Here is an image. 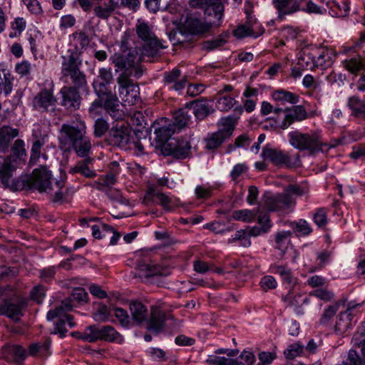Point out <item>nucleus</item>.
<instances>
[{"mask_svg":"<svg viewBox=\"0 0 365 365\" xmlns=\"http://www.w3.org/2000/svg\"><path fill=\"white\" fill-rule=\"evenodd\" d=\"M59 140L61 148L68 150L72 148L78 156L84 158L76 166L71 168L70 173H79L87 178L94 177L96 173L89 167L93 158L90 156L91 143L90 138L86 136L85 123L77 120L69 123H63L61 125Z\"/></svg>","mask_w":365,"mask_h":365,"instance_id":"nucleus-1","label":"nucleus"},{"mask_svg":"<svg viewBox=\"0 0 365 365\" xmlns=\"http://www.w3.org/2000/svg\"><path fill=\"white\" fill-rule=\"evenodd\" d=\"M110 60L118 69L123 71L117 78L120 97L124 102L135 104L139 98V87L130 78L138 79L142 76L143 69L140 65V56L130 51L114 54Z\"/></svg>","mask_w":365,"mask_h":365,"instance_id":"nucleus-2","label":"nucleus"},{"mask_svg":"<svg viewBox=\"0 0 365 365\" xmlns=\"http://www.w3.org/2000/svg\"><path fill=\"white\" fill-rule=\"evenodd\" d=\"M135 31L138 37L142 41L143 45L140 47H132L130 36L126 33L121 38L120 53L115 54H123L127 52H133L140 56V62L145 57H154L165 46L157 38L150 25L143 21L138 20L135 25Z\"/></svg>","mask_w":365,"mask_h":365,"instance_id":"nucleus-3","label":"nucleus"},{"mask_svg":"<svg viewBox=\"0 0 365 365\" xmlns=\"http://www.w3.org/2000/svg\"><path fill=\"white\" fill-rule=\"evenodd\" d=\"M51 173L46 167L34 170L31 175L17 180L14 185L16 190H37L40 192H47L53 196V201L61 202L63 198V180L51 182Z\"/></svg>","mask_w":365,"mask_h":365,"instance_id":"nucleus-4","label":"nucleus"},{"mask_svg":"<svg viewBox=\"0 0 365 365\" xmlns=\"http://www.w3.org/2000/svg\"><path fill=\"white\" fill-rule=\"evenodd\" d=\"M289 142L292 146L299 150H307L311 155L319 151L327 152L336 145L324 142L319 132L301 133L298 130L289 133Z\"/></svg>","mask_w":365,"mask_h":365,"instance_id":"nucleus-5","label":"nucleus"},{"mask_svg":"<svg viewBox=\"0 0 365 365\" xmlns=\"http://www.w3.org/2000/svg\"><path fill=\"white\" fill-rule=\"evenodd\" d=\"M220 124L222 128L218 131L211 133L205 139V148L208 150L219 148L232 135L235 128V121L232 117L221 118Z\"/></svg>","mask_w":365,"mask_h":365,"instance_id":"nucleus-6","label":"nucleus"},{"mask_svg":"<svg viewBox=\"0 0 365 365\" xmlns=\"http://www.w3.org/2000/svg\"><path fill=\"white\" fill-rule=\"evenodd\" d=\"M262 156L265 160H269L278 167L293 168L297 166L300 163L298 155H296V158L294 160L286 152L269 147L263 148Z\"/></svg>","mask_w":365,"mask_h":365,"instance_id":"nucleus-7","label":"nucleus"},{"mask_svg":"<svg viewBox=\"0 0 365 365\" xmlns=\"http://www.w3.org/2000/svg\"><path fill=\"white\" fill-rule=\"evenodd\" d=\"M132 133L125 123H118L109 131V140L112 145L125 149L133 141Z\"/></svg>","mask_w":365,"mask_h":365,"instance_id":"nucleus-8","label":"nucleus"},{"mask_svg":"<svg viewBox=\"0 0 365 365\" xmlns=\"http://www.w3.org/2000/svg\"><path fill=\"white\" fill-rule=\"evenodd\" d=\"M32 103L36 110L41 112H50L54 111L56 99L52 91L44 88L34 96Z\"/></svg>","mask_w":365,"mask_h":365,"instance_id":"nucleus-9","label":"nucleus"},{"mask_svg":"<svg viewBox=\"0 0 365 365\" xmlns=\"http://www.w3.org/2000/svg\"><path fill=\"white\" fill-rule=\"evenodd\" d=\"M190 144L186 140H172L169 144L163 146V153L165 155H171L178 159L187 158L190 153Z\"/></svg>","mask_w":365,"mask_h":365,"instance_id":"nucleus-10","label":"nucleus"},{"mask_svg":"<svg viewBox=\"0 0 365 365\" xmlns=\"http://www.w3.org/2000/svg\"><path fill=\"white\" fill-rule=\"evenodd\" d=\"M72 305L69 302H63L61 304L53 310H50L47 313L46 318L48 320H53L54 318H58L57 322L55 324L54 334H60L61 336H65V334L68 331L66 328V321L63 317V314L65 310H71Z\"/></svg>","mask_w":365,"mask_h":365,"instance_id":"nucleus-11","label":"nucleus"},{"mask_svg":"<svg viewBox=\"0 0 365 365\" xmlns=\"http://www.w3.org/2000/svg\"><path fill=\"white\" fill-rule=\"evenodd\" d=\"M163 83L169 89L180 91L186 86L187 78V76L182 75V72L179 68H175L170 71L164 73Z\"/></svg>","mask_w":365,"mask_h":365,"instance_id":"nucleus-12","label":"nucleus"},{"mask_svg":"<svg viewBox=\"0 0 365 365\" xmlns=\"http://www.w3.org/2000/svg\"><path fill=\"white\" fill-rule=\"evenodd\" d=\"M4 359L9 363L21 365L27 354L25 349L18 344H6L1 349Z\"/></svg>","mask_w":365,"mask_h":365,"instance_id":"nucleus-13","label":"nucleus"},{"mask_svg":"<svg viewBox=\"0 0 365 365\" xmlns=\"http://www.w3.org/2000/svg\"><path fill=\"white\" fill-rule=\"evenodd\" d=\"M60 93L62 97V106L71 110H75L79 108L81 98L78 88L71 86H63L61 88Z\"/></svg>","mask_w":365,"mask_h":365,"instance_id":"nucleus-14","label":"nucleus"},{"mask_svg":"<svg viewBox=\"0 0 365 365\" xmlns=\"http://www.w3.org/2000/svg\"><path fill=\"white\" fill-rule=\"evenodd\" d=\"M284 117L279 128L285 130L296 121H302L307 118V113L302 106H294L286 108L284 110Z\"/></svg>","mask_w":365,"mask_h":365,"instance_id":"nucleus-15","label":"nucleus"},{"mask_svg":"<svg viewBox=\"0 0 365 365\" xmlns=\"http://www.w3.org/2000/svg\"><path fill=\"white\" fill-rule=\"evenodd\" d=\"M234 89L231 85H225L223 88L217 93L215 99L216 100V108L222 112L230 110L236 103L235 97L229 96L228 93Z\"/></svg>","mask_w":365,"mask_h":365,"instance_id":"nucleus-16","label":"nucleus"},{"mask_svg":"<svg viewBox=\"0 0 365 365\" xmlns=\"http://www.w3.org/2000/svg\"><path fill=\"white\" fill-rule=\"evenodd\" d=\"M82 61L77 53L68 50L66 55L62 56L61 74L64 77L81 69Z\"/></svg>","mask_w":365,"mask_h":365,"instance_id":"nucleus-17","label":"nucleus"},{"mask_svg":"<svg viewBox=\"0 0 365 365\" xmlns=\"http://www.w3.org/2000/svg\"><path fill=\"white\" fill-rule=\"evenodd\" d=\"M158 125L159 123L154 124L153 128H154V133L155 135L156 147L161 148L163 150V146L170 143L168 140L177 131L174 128V125H172L170 123L160 126Z\"/></svg>","mask_w":365,"mask_h":365,"instance_id":"nucleus-18","label":"nucleus"},{"mask_svg":"<svg viewBox=\"0 0 365 365\" xmlns=\"http://www.w3.org/2000/svg\"><path fill=\"white\" fill-rule=\"evenodd\" d=\"M120 173L119 163L113 161L110 163V172L102 175L98 182H96L94 187L101 191H105L106 187H110L116 182V177Z\"/></svg>","mask_w":365,"mask_h":365,"instance_id":"nucleus-19","label":"nucleus"},{"mask_svg":"<svg viewBox=\"0 0 365 365\" xmlns=\"http://www.w3.org/2000/svg\"><path fill=\"white\" fill-rule=\"evenodd\" d=\"M304 0H272L279 13V18L289 15L300 10V3Z\"/></svg>","mask_w":365,"mask_h":365,"instance_id":"nucleus-20","label":"nucleus"},{"mask_svg":"<svg viewBox=\"0 0 365 365\" xmlns=\"http://www.w3.org/2000/svg\"><path fill=\"white\" fill-rule=\"evenodd\" d=\"M282 299L288 307L293 308L297 314H304L302 306L309 302L307 297H303L302 294L294 292H289L287 295L282 297Z\"/></svg>","mask_w":365,"mask_h":365,"instance_id":"nucleus-21","label":"nucleus"},{"mask_svg":"<svg viewBox=\"0 0 365 365\" xmlns=\"http://www.w3.org/2000/svg\"><path fill=\"white\" fill-rule=\"evenodd\" d=\"M103 108L115 120H119L123 118L124 113L120 108V102L115 94H110L104 98Z\"/></svg>","mask_w":365,"mask_h":365,"instance_id":"nucleus-22","label":"nucleus"},{"mask_svg":"<svg viewBox=\"0 0 365 365\" xmlns=\"http://www.w3.org/2000/svg\"><path fill=\"white\" fill-rule=\"evenodd\" d=\"M19 130L9 125L0 126V150H9L11 141L19 135Z\"/></svg>","mask_w":365,"mask_h":365,"instance_id":"nucleus-23","label":"nucleus"},{"mask_svg":"<svg viewBox=\"0 0 365 365\" xmlns=\"http://www.w3.org/2000/svg\"><path fill=\"white\" fill-rule=\"evenodd\" d=\"M165 319V314L160 309L153 307L147 329L150 331L158 334L163 329Z\"/></svg>","mask_w":365,"mask_h":365,"instance_id":"nucleus-24","label":"nucleus"},{"mask_svg":"<svg viewBox=\"0 0 365 365\" xmlns=\"http://www.w3.org/2000/svg\"><path fill=\"white\" fill-rule=\"evenodd\" d=\"M129 308L132 315L133 325H140L147 319L148 316V309L141 302H130Z\"/></svg>","mask_w":365,"mask_h":365,"instance_id":"nucleus-25","label":"nucleus"},{"mask_svg":"<svg viewBox=\"0 0 365 365\" xmlns=\"http://www.w3.org/2000/svg\"><path fill=\"white\" fill-rule=\"evenodd\" d=\"M138 269L142 276L150 277L153 276H167L170 270L165 267L153 263H141L138 264Z\"/></svg>","mask_w":365,"mask_h":365,"instance_id":"nucleus-26","label":"nucleus"},{"mask_svg":"<svg viewBox=\"0 0 365 365\" xmlns=\"http://www.w3.org/2000/svg\"><path fill=\"white\" fill-rule=\"evenodd\" d=\"M154 197L158 200V204L167 211L173 209V200L165 193L158 190L155 187L150 186L145 196V200H153Z\"/></svg>","mask_w":365,"mask_h":365,"instance_id":"nucleus-27","label":"nucleus"},{"mask_svg":"<svg viewBox=\"0 0 365 365\" xmlns=\"http://www.w3.org/2000/svg\"><path fill=\"white\" fill-rule=\"evenodd\" d=\"M49 339L32 343L29 345L28 355L33 357L46 358L51 354Z\"/></svg>","mask_w":365,"mask_h":365,"instance_id":"nucleus-28","label":"nucleus"},{"mask_svg":"<svg viewBox=\"0 0 365 365\" xmlns=\"http://www.w3.org/2000/svg\"><path fill=\"white\" fill-rule=\"evenodd\" d=\"M353 309L354 307H351L339 314L335 324V331L337 333L344 334L352 327Z\"/></svg>","mask_w":365,"mask_h":365,"instance_id":"nucleus-29","label":"nucleus"},{"mask_svg":"<svg viewBox=\"0 0 365 365\" xmlns=\"http://www.w3.org/2000/svg\"><path fill=\"white\" fill-rule=\"evenodd\" d=\"M185 26L192 34H200L207 32L210 24H207L197 17L190 16L185 22Z\"/></svg>","mask_w":365,"mask_h":365,"instance_id":"nucleus-30","label":"nucleus"},{"mask_svg":"<svg viewBox=\"0 0 365 365\" xmlns=\"http://www.w3.org/2000/svg\"><path fill=\"white\" fill-rule=\"evenodd\" d=\"M14 170V166L12 165L10 159L2 158L0 157V179L1 183L6 187L10 186L11 178Z\"/></svg>","mask_w":365,"mask_h":365,"instance_id":"nucleus-31","label":"nucleus"},{"mask_svg":"<svg viewBox=\"0 0 365 365\" xmlns=\"http://www.w3.org/2000/svg\"><path fill=\"white\" fill-rule=\"evenodd\" d=\"M21 310V304L5 302L0 305V314L6 315L15 322L19 321L22 315Z\"/></svg>","mask_w":365,"mask_h":365,"instance_id":"nucleus-32","label":"nucleus"},{"mask_svg":"<svg viewBox=\"0 0 365 365\" xmlns=\"http://www.w3.org/2000/svg\"><path fill=\"white\" fill-rule=\"evenodd\" d=\"M258 223L260 225V227L254 226L247 230V232L248 237H257L261 234L267 233L272 226L269 216L267 214L259 215Z\"/></svg>","mask_w":365,"mask_h":365,"instance_id":"nucleus-33","label":"nucleus"},{"mask_svg":"<svg viewBox=\"0 0 365 365\" xmlns=\"http://www.w3.org/2000/svg\"><path fill=\"white\" fill-rule=\"evenodd\" d=\"M32 136L34 142L31 149L30 162L36 163L40 158L41 153V148L46 143L47 136L46 135H40L39 136L34 130Z\"/></svg>","mask_w":365,"mask_h":365,"instance_id":"nucleus-34","label":"nucleus"},{"mask_svg":"<svg viewBox=\"0 0 365 365\" xmlns=\"http://www.w3.org/2000/svg\"><path fill=\"white\" fill-rule=\"evenodd\" d=\"M189 110H192V113L195 116L199 119L202 120L207 117L210 113V106L206 100H197L192 103Z\"/></svg>","mask_w":365,"mask_h":365,"instance_id":"nucleus-35","label":"nucleus"},{"mask_svg":"<svg viewBox=\"0 0 365 365\" xmlns=\"http://www.w3.org/2000/svg\"><path fill=\"white\" fill-rule=\"evenodd\" d=\"M189 111L187 108H185L177 110L174 113V120L170 123L174 125V128L177 132L180 131L188 124L190 118Z\"/></svg>","mask_w":365,"mask_h":365,"instance_id":"nucleus-36","label":"nucleus"},{"mask_svg":"<svg viewBox=\"0 0 365 365\" xmlns=\"http://www.w3.org/2000/svg\"><path fill=\"white\" fill-rule=\"evenodd\" d=\"M348 106L351 110L352 115L365 120V103L359 97H350L348 100Z\"/></svg>","mask_w":365,"mask_h":365,"instance_id":"nucleus-37","label":"nucleus"},{"mask_svg":"<svg viewBox=\"0 0 365 365\" xmlns=\"http://www.w3.org/2000/svg\"><path fill=\"white\" fill-rule=\"evenodd\" d=\"M227 0H207V5L205 8V14L207 16L214 15L215 18L220 20L224 11V4Z\"/></svg>","mask_w":365,"mask_h":365,"instance_id":"nucleus-38","label":"nucleus"},{"mask_svg":"<svg viewBox=\"0 0 365 365\" xmlns=\"http://www.w3.org/2000/svg\"><path fill=\"white\" fill-rule=\"evenodd\" d=\"M101 340L108 342L122 344L124 341L123 336L113 327L107 325L101 327Z\"/></svg>","mask_w":365,"mask_h":365,"instance_id":"nucleus-39","label":"nucleus"},{"mask_svg":"<svg viewBox=\"0 0 365 365\" xmlns=\"http://www.w3.org/2000/svg\"><path fill=\"white\" fill-rule=\"evenodd\" d=\"M116 8L113 1L107 0L103 4L96 5L93 9V12L99 19H107L111 16Z\"/></svg>","mask_w":365,"mask_h":365,"instance_id":"nucleus-40","label":"nucleus"},{"mask_svg":"<svg viewBox=\"0 0 365 365\" xmlns=\"http://www.w3.org/2000/svg\"><path fill=\"white\" fill-rule=\"evenodd\" d=\"M75 42V49L71 52L77 53L80 56L82 51L87 48L90 43L88 36L83 31H77L72 34Z\"/></svg>","mask_w":365,"mask_h":365,"instance_id":"nucleus-41","label":"nucleus"},{"mask_svg":"<svg viewBox=\"0 0 365 365\" xmlns=\"http://www.w3.org/2000/svg\"><path fill=\"white\" fill-rule=\"evenodd\" d=\"M256 26V20H252L251 18L248 19L245 24L239 26L234 31V34L236 37L239 38L251 36H254L256 37L257 35L255 34Z\"/></svg>","mask_w":365,"mask_h":365,"instance_id":"nucleus-42","label":"nucleus"},{"mask_svg":"<svg viewBox=\"0 0 365 365\" xmlns=\"http://www.w3.org/2000/svg\"><path fill=\"white\" fill-rule=\"evenodd\" d=\"M291 235L292 233L289 231L277 232L275 236L276 249L281 251H287L293 249V245L291 243Z\"/></svg>","mask_w":365,"mask_h":365,"instance_id":"nucleus-43","label":"nucleus"},{"mask_svg":"<svg viewBox=\"0 0 365 365\" xmlns=\"http://www.w3.org/2000/svg\"><path fill=\"white\" fill-rule=\"evenodd\" d=\"M272 96L273 99L280 104H284V103L295 104L299 102V96L297 95L284 90L275 91Z\"/></svg>","mask_w":365,"mask_h":365,"instance_id":"nucleus-44","label":"nucleus"},{"mask_svg":"<svg viewBox=\"0 0 365 365\" xmlns=\"http://www.w3.org/2000/svg\"><path fill=\"white\" fill-rule=\"evenodd\" d=\"M80 338L88 342H95L98 340H101L102 335L101 334V327L96 325L88 327L83 333H81Z\"/></svg>","mask_w":365,"mask_h":365,"instance_id":"nucleus-45","label":"nucleus"},{"mask_svg":"<svg viewBox=\"0 0 365 365\" xmlns=\"http://www.w3.org/2000/svg\"><path fill=\"white\" fill-rule=\"evenodd\" d=\"M65 77L70 78L71 84L73 85L71 87H75L76 88L82 90L86 89L87 87L86 75L81 71V69L73 72Z\"/></svg>","mask_w":365,"mask_h":365,"instance_id":"nucleus-46","label":"nucleus"},{"mask_svg":"<svg viewBox=\"0 0 365 365\" xmlns=\"http://www.w3.org/2000/svg\"><path fill=\"white\" fill-rule=\"evenodd\" d=\"M333 52L329 49H324L318 56L316 57V66L317 68H321L324 69L329 67L333 62Z\"/></svg>","mask_w":365,"mask_h":365,"instance_id":"nucleus-47","label":"nucleus"},{"mask_svg":"<svg viewBox=\"0 0 365 365\" xmlns=\"http://www.w3.org/2000/svg\"><path fill=\"white\" fill-rule=\"evenodd\" d=\"M206 363L210 365H241L237 359L217 355H210L206 359Z\"/></svg>","mask_w":365,"mask_h":365,"instance_id":"nucleus-48","label":"nucleus"},{"mask_svg":"<svg viewBox=\"0 0 365 365\" xmlns=\"http://www.w3.org/2000/svg\"><path fill=\"white\" fill-rule=\"evenodd\" d=\"M277 197L279 199L280 212H288L293 209L296 203L294 197L287 196L284 192L282 194H277Z\"/></svg>","mask_w":365,"mask_h":365,"instance_id":"nucleus-49","label":"nucleus"},{"mask_svg":"<svg viewBox=\"0 0 365 365\" xmlns=\"http://www.w3.org/2000/svg\"><path fill=\"white\" fill-rule=\"evenodd\" d=\"M315 61L316 56L314 54L302 51L299 58L297 65L300 66V67L313 69L317 68Z\"/></svg>","mask_w":365,"mask_h":365,"instance_id":"nucleus-50","label":"nucleus"},{"mask_svg":"<svg viewBox=\"0 0 365 365\" xmlns=\"http://www.w3.org/2000/svg\"><path fill=\"white\" fill-rule=\"evenodd\" d=\"M264 207L268 211L280 212L277 194L267 193L264 195Z\"/></svg>","mask_w":365,"mask_h":365,"instance_id":"nucleus-51","label":"nucleus"},{"mask_svg":"<svg viewBox=\"0 0 365 365\" xmlns=\"http://www.w3.org/2000/svg\"><path fill=\"white\" fill-rule=\"evenodd\" d=\"M272 272L279 274L283 280L289 284L295 283L294 279L291 274V271L288 268L282 265H272L271 267Z\"/></svg>","mask_w":365,"mask_h":365,"instance_id":"nucleus-52","label":"nucleus"},{"mask_svg":"<svg viewBox=\"0 0 365 365\" xmlns=\"http://www.w3.org/2000/svg\"><path fill=\"white\" fill-rule=\"evenodd\" d=\"M110 83H105L104 81L96 79L93 82V88L98 98L104 99L105 97L113 94L109 89Z\"/></svg>","mask_w":365,"mask_h":365,"instance_id":"nucleus-53","label":"nucleus"},{"mask_svg":"<svg viewBox=\"0 0 365 365\" xmlns=\"http://www.w3.org/2000/svg\"><path fill=\"white\" fill-rule=\"evenodd\" d=\"M344 67L351 73L357 75L361 71L364 65L359 58H351L344 61Z\"/></svg>","mask_w":365,"mask_h":365,"instance_id":"nucleus-54","label":"nucleus"},{"mask_svg":"<svg viewBox=\"0 0 365 365\" xmlns=\"http://www.w3.org/2000/svg\"><path fill=\"white\" fill-rule=\"evenodd\" d=\"M11 151L14 156L19 159H24L26 157V151L25 149V143L21 139H17L14 144L10 146Z\"/></svg>","mask_w":365,"mask_h":365,"instance_id":"nucleus-55","label":"nucleus"},{"mask_svg":"<svg viewBox=\"0 0 365 365\" xmlns=\"http://www.w3.org/2000/svg\"><path fill=\"white\" fill-rule=\"evenodd\" d=\"M304 351L303 344L297 342L288 346L284 351V354L286 359H292L295 357L300 356Z\"/></svg>","mask_w":365,"mask_h":365,"instance_id":"nucleus-56","label":"nucleus"},{"mask_svg":"<svg viewBox=\"0 0 365 365\" xmlns=\"http://www.w3.org/2000/svg\"><path fill=\"white\" fill-rule=\"evenodd\" d=\"M256 212L250 210H241L233 212L232 217L236 220L250 222L255 220Z\"/></svg>","mask_w":365,"mask_h":365,"instance_id":"nucleus-57","label":"nucleus"},{"mask_svg":"<svg viewBox=\"0 0 365 365\" xmlns=\"http://www.w3.org/2000/svg\"><path fill=\"white\" fill-rule=\"evenodd\" d=\"M292 227L299 235H307L312 232V227L305 220L301 219L297 222H292Z\"/></svg>","mask_w":365,"mask_h":365,"instance_id":"nucleus-58","label":"nucleus"},{"mask_svg":"<svg viewBox=\"0 0 365 365\" xmlns=\"http://www.w3.org/2000/svg\"><path fill=\"white\" fill-rule=\"evenodd\" d=\"M113 311L115 317L122 327L129 328L133 326V322L125 309L117 307Z\"/></svg>","mask_w":365,"mask_h":365,"instance_id":"nucleus-59","label":"nucleus"},{"mask_svg":"<svg viewBox=\"0 0 365 365\" xmlns=\"http://www.w3.org/2000/svg\"><path fill=\"white\" fill-rule=\"evenodd\" d=\"M26 22L24 18H16L11 23L12 31L9 34V37L14 38L19 36L26 29Z\"/></svg>","mask_w":365,"mask_h":365,"instance_id":"nucleus-60","label":"nucleus"},{"mask_svg":"<svg viewBox=\"0 0 365 365\" xmlns=\"http://www.w3.org/2000/svg\"><path fill=\"white\" fill-rule=\"evenodd\" d=\"M110 315V309L104 304H99L93 313V319L96 322H106Z\"/></svg>","mask_w":365,"mask_h":365,"instance_id":"nucleus-61","label":"nucleus"},{"mask_svg":"<svg viewBox=\"0 0 365 365\" xmlns=\"http://www.w3.org/2000/svg\"><path fill=\"white\" fill-rule=\"evenodd\" d=\"M94 135L97 138L102 137L109 129L107 121L102 118L96 120L94 123Z\"/></svg>","mask_w":365,"mask_h":365,"instance_id":"nucleus-62","label":"nucleus"},{"mask_svg":"<svg viewBox=\"0 0 365 365\" xmlns=\"http://www.w3.org/2000/svg\"><path fill=\"white\" fill-rule=\"evenodd\" d=\"M309 295L325 302L330 301L334 297V294L327 289H314L309 292Z\"/></svg>","mask_w":365,"mask_h":365,"instance_id":"nucleus-63","label":"nucleus"},{"mask_svg":"<svg viewBox=\"0 0 365 365\" xmlns=\"http://www.w3.org/2000/svg\"><path fill=\"white\" fill-rule=\"evenodd\" d=\"M226 43V40L220 36L216 38L209 40L203 43V48L206 51H211L223 46Z\"/></svg>","mask_w":365,"mask_h":365,"instance_id":"nucleus-64","label":"nucleus"}]
</instances>
